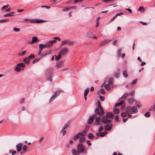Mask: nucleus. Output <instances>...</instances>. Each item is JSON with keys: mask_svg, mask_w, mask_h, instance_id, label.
Segmentation results:
<instances>
[{"mask_svg": "<svg viewBox=\"0 0 155 155\" xmlns=\"http://www.w3.org/2000/svg\"><path fill=\"white\" fill-rule=\"evenodd\" d=\"M110 40H106L104 41H102L101 42L99 46V47H101L104 45H105L106 43L110 41Z\"/></svg>", "mask_w": 155, "mask_h": 155, "instance_id": "obj_12", "label": "nucleus"}, {"mask_svg": "<svg viewBox=\"0 0 155 155\" xmlns=\"http://www.w3.org/2000/svg\"><path fill=\"white\" fill-rule=\"evenodd\" d=\"M8 5H4V6H3L2 8H1V10H3L4 9H5V8H7L8 7Z\"/></svg>", "mask_w": 155, "mask_h": 155, "instance_id": "obj_52", "label": "nucleus"}, {"mask_svg": "<svg viewBox=\"0 0 155 155\" xmlns=\"http://www.w3.org/2000/svg\"><path fill=\"white\" fill-rule=\"evenodd\" d=\"M57 68H59L63 67L64 65V62L63 61H60L56 63Z\"/></svg>", "mask_w": 155, "mask_h": 155, "instance_id": "obj_11", "label": "nucleus"}, {"mask_svg": "<svg viewBox=\"0 0 155 155\" xmlns=\"http://www.w3.org/2000/svg\"><path fill=\"white\" fill-rule=\"evenodd\" d=\"M68 124H65L64 126L63 129H66V128H68Z\"/></svg>", "mask_w": 155, "mask_h": 155, "instance_id": "obj_62", "label": "nucleus"}, {"mask_svg": "<svg viewBox=\"0 0 155 155\" xmlns=\"http://www.w3.org/2000/svg\"><path fill=\"white\" fill-rule=\"evenodd\" d=\"M107 124L105 127V129L104 130L103 127H101L98 129V132L96 133V136H105L107 134L106 130H110L112 127V124L110 122L107 123Z\"/></svg>", "mask_w": 155, "mask_h": 155, "instance_id": "obj_1", "label": "nucleus"}, {"mask_svg": "<svg viewBox=\"0 0 155 155\" xmlns=\"http://www.w3.org/2000/svg\"><path fill=\"white\" fill-rule=\"evenodd\" d=\"M26 51H23L21 52V53H19L18 55L20 56H22L26 53Z\"/></svg>", "mask_w": 155, "mask_h": 155, "instance_id": "obj_45", "label": "nucleus"}, {"mask_svg": "<svg viewBox=\"0 0 155 155\" xmlns=\"http://www.w3.org/2000/svg\"><path fill=\"white\" fill-rule=\"evenodd\" d=\"M121 116L123 117L126 116V111H124L121 114Z\"/></svg>", "mask_w": 155, "mask_h": 155, "instance_id": "obj_47", "label": "nucleus"}, {"mask_svg": "<svg viewBox=\"0 0 155 155\" xmlns=\"http://www.w3.org/2000/svg\"><path fill=\"white\" fill-rule=\"evenodd\" d=\"M56 42V40H53L49 41V43H50L51 45H52V44L54 43H55Z\"/></svg>", "mask_w": 155, "mask_h": 155, "instance_id": "obj_48", "label": "nucleus"}, {"mask_svg": "<svg viewBox=\"0 0 155 155\" xmlns=\"http://www.w3.org/2000/svg\"><path fill=\"white\" fill-rule=\"evenodd\" d=\"M38 39V38L36 36L33 37L32 38V41L30 42V44H32L35 42Z\"/></svg>", "mask_w": 155, "mask_h": 155, "instance_id": "obj_15", "label": "nucleus"}, {"mask_svg": "<svg viewBox=\"0 0 155 155\" xmlns=\"http://www.w3.org/2000/svg\"><path fill=\"white\" fill-rule=\"evenodd\" d=\"M30 22L33 23H36V19H33L30 20Z\"/></svg>", "mask_w": 155, "mask_h": 155, "instance_id": "obj_54", "label": "nucleus"}, {"mask_svg": "<svg viewBox=\"0 0 155 155\" xmlns=\"http://www.w3.org/2000/svg\"><path fill=\"white\" fill-rule=\"evenodd\" d=\"M119 116L118 115H116L115 119L117 121H119Z\"/></svg>", "mask_w": 155, "mask_h": 155, "instance_id": "obj_49", "label": "nucleus"}, {"mask_svg": "<svg viewBox=\"0 0 155 155\" xmlns=\"http://www.w3.org/2000/svg\"><path fill=\"white\" fill-rule=\"evenodd\" d=\"M144 10H145L144 8L143 7H140L138 9V11H141L142 12H144Z\"/></svg>", "mask_w": 155, "mask_h": 155, "instance_id": "obj_41", "label": "nucleus"}, {"mask_svg": "<svg viewBox=\"0 0 155 155\" xmlns=\"http://www.w3.org/2000/svg\"><path fill=\"white\" fill-rule=\"evenodd\" d=\"M117 43V41L116 40H115L112 42V44L115 45H116Z\"/></svg>", "mask_w": 155, "mask_h": 155, "instance_id": "obj_59", "label": "nucleus"}, {"mask_svg": "<svg viewBox=\"0 0 155 155\" xmlns=\"http://www.w3.org/2000/svg\"><path fill=\"white\" fill-rule=\"evenodd\" d=\"M96 122L95 124L97 125H99L101 124L100 122H101V119L100 117H96L95 119Z\"/></svg>", "mask_w": 155, "mask_h": 155, "instance_id": "obj_8", "label": "nucleus"}, {"mask_svg": "<svg viewBox=\"0 0 155 155\" xmlns=\"http://www.w3.org/2000/svg\"><path fill=\"white\" fill-rule=\"evenodd\" d=\"M24 101V98H21L20 100V101L19 102L21 104L23 103Z\"/></svg>", "mask_w": 155, "mask_h": 155, "instance_id": "obj_56", "label": "nucleus"}, {"mask_svg": "<svg viewBox=\"0 0 155 155\" xmlns=\"http://www.w3.org/2000/svg\"><path fill=\"white\" fill-rule=\"evenodd\" d=\"M71 153L74 155H79V152L75 149H73L71 151Z\"/></svg>", "mask_w": 155, "mask_h": 155, "instance_id": "obj_18", "label": "nucleus"}, {"mask_svg": "<svg viewBox=\"0 0 155 155\" xmlns=\"http://www.w3.org/2000/svg\"><path fill=\"white\" fill-rule=\"evenodd\" d=\"M69 8V9H77V7L76 6H71L70 8Z\"/></svg>", "mask_w": 155, "mask_h": 155, "instance_id": "obj_61", "label": "nucleus"}, {"mask_svg": "<svg viewBox=\"0 0 155 155\" xmlns=\"http://www.w3.org/2000/svg\"><path fill=\"white\" fill-rule=\"evenodd\" d=\"M68 52V49L66 48H63L61 50L59 53L63 55L67 54Z\"/></svg>", "mask_w": 155, "mask_h": 155, "instance_id": "obj_5", "label": "nucleus"}, {"mask_svg": "<svg viewBox=\"0 0 155 155\" xmlns=\"http://www.w3.org/2000/svg\"><path fill=\"white\" fill-rule=\"evenodd\" d=\"M104 87L106 90L108 91L110 88V84H106L104 85Z\"/></svg>", "mask_w": 155, "mask_h": 155, "instance_id": "obj_28", "label": "nucleus"}, {"mask_svg": "<svg viewBox=\"0 0 155 155\" xmlns=\"http://www.w3.org/2000/svg\"><path fill=\"white\" fill-rule=\"evenodd\" d=\"M120 69H117V72H115L114 73V76L115 77L118 78L119 77L120 74Z\"/></svg>", "mask_w": 155, "mask_h": 155, "instance_id": "obj_16", "label": "nucleus"}, {"mask_svg": "<svg viewBox=\"0 0 155 155\" xmlns=\"http://www.w3.org/2000/svg\"><path fill=\"white\" fill-rule=\"evenodd\" d=\"M44 137H41L39 139V141L41 142L44 139Z\"/></svg>", "mask_w": 155, "mask_h": 155, "instance_id": "obj_63", "label": "nucleus"}, {"mask_svg": "<svg viewBox=\"0 0 155 155\" xmlns=\"http://www.w3.org/2000/svg\"><path fill=\"white\" fill-rule=\"evenodd\" d=\"M23 61L26 64H28L30 63V59L28 58H26L23 59Z\"/></svg>", "mask_w": 155, "mask_h": 155, "instance_id": "obj_20", "label": "nucleus"}, {"mask_svg": "<svg viewBox=\"0 0 155 155\" xmlns=\"http://www.w3.org/2000/svg\"><path fill=\"white\" fill-rule=\"evenodd\" d=\"M155 110V104L151 106L150 108L149 109V111H152Z\"/></svg>", "mask_w": 155, "mask_h": 155, "instance_id": "obj_39", "label": "nucleus"}, {"mask_svg": "<svg viewBox=\"0 0 155 155\" xmlns=\"http://www.w3.org/2000/svg\"><path fill=\"white\" fill-rule=\"evenodd\" d=\"M124 103V101H120L119 103H116L115 105V107H117L119 106L122 105Z\"/></svg>", "mask_w": 155, "mask_h": 155, "instance_id": "obj_26", "label": "nucleus"}, {"mask_svg": "<svg viewBox=\"0 0 155 155\" xmlns=\"http://www.w3.org/2000/svg\"><path fill=\"white\" fill-rule=\"evenodd\" d=\"M46 21H44V20H41V19H36V23H42V22H46Z\"/></svg>", "mask_w": 155, "mask_h": 155, "instance_id": "obj_32", "label": "nucleus"}, {"mask_svg": "<svg viewBox=\"0 0 155 155\" xmlns=\"http://www.w3.org/2000/svg\"><path fill=\"white\" fill-rule=\"evenodd\" d=\"M100 92L103 94H105V91H104V90L103 89H101V90H100Z\"/></svg>", "mask_w": 155, "mask_h": 155, "instance_id": "obj_51", "label": "nucleus"}, {"mask_svg": "<svg viewBox=\"0 0 155 155\" xmlns=\"http://www.w3.org/2000/svg\"><path fill=\"white\" fill-rule=\"evenodd\" d=\"M122 50L121 49H120L119 50H118L117 52V55L118 56V58H119L120 57L121 55V52Z\"/></svg>", "mask_w": 155, "mask_h": 155, "instance_id": "obj_35", "label": "nucleus"}, {"mask_svg": "<svg viewBox=\"0 0 155 155\" xmlns=\"http://www.w3.org/2000/svg\"><path fill=\"white\" fill-rule=\"evenodd\" d=\"M87 36L88 38H91L93 37V35L90 32H88L87 33Z\"/></svg>", "mask_w": 155, "mask_h": 155, "instance_id": "obj_33", "label": "nucleus"}, {"mask_svg": "<svg viewBox=\"0 0 155 155\" xmlns=\"http://www.w3.org/2000/svg\"><path fill=\"white\" fill-rule=\"evenodd\" d=\"M113 112L114 114L118 113L120 112V110L119 109L115 108L113 110Z\"/></svg>", "mask_w": 155, "mask_h": 155, "instance_id": "obj_34", "label": "nucleus"}, {"mask_svg": "<svg viewBox=\"0 0 155 155\" xmlns=\"http://www.w3.org/2000/svg\"><path fill=\"white\" fill-rule=\"evenodd\" d=\"M144 116L146 117H149L150 116V113L149 112H147L144 115Z\"/></svg>", "mask_w": 155, "mask_h": 155, "instance_id": "obj_37", "label": "nucleus"}, {"mask_svg": "<svg viewBox=\"0 0 155 155\" xmlns=\"http://www.w3.org/2000/svg\"><path fill=\"white\" fill-rule=\"evenodd\" d=\"M39 48H40V49L41 50H42L43 49L46 48L45 45V44H40L39 45Z\"/></svg>", "mask_w": 155, "mask_h": 155, "instance_id": "obj_25", "label": "nucleus"}, {"mask_svg": "<svg viewBox=\"0 0 155 155\" xmlns=\"http://www.w3.org/2000/svg\"><path fill=\"white\" fill-rule=\"evenodd\" d=\"M78 151L80 153H82L84 151L82 143H80L77 146Z\"/></svg>", "mask_w": 155, "mask_h": 155, "instance_id": "obj_6", "label": "nucleus"}, {"mask_svg": "<svg viewBox=\"0 0 155 155\" xmlns=\"http://www.w3.org/2000/svg\"><path fill=\"white\" fill-rule=\"evenodd\" d=\"M113 116V114L111 112H107L106 114V115L103 116L101 118V121L104 124H107V123L110 122L111 120L108 119V118H111Z\"/></svg>", "mask_w": 155, "mask_h": 155, "instance_id": "obj_2", "label": "nucleus"}, {"mask_svg": "<svg viewBox=\"0 0 155 155\" xmlns=\"http://www.w3.org/2000/svg\"><path fill=\"white\" fill-rule=\"evenodd\" d=\"M22 145L23 144L21 143H19L16 145V147L17 151V152H18L21 151L22 149Z\"/></svg>", "mask_w": 155, "mask_h": 155, "instance_id": "obj_7", "label": "nucleus"}, {"mask_svg": "<svg viewBox=\"0 0 155 155\" xmlns=\"http://www.w3.org/2000/svg\"><path fill=\"white\" fill-rule=\"evenodd\" d=\"M15 13V12H11L10 13L5 14L3 16L4 17L10 16L13 15Z\"/></svg>", "mask_w": 155, "mask_h": 155, "instance_id": "obj_21", "label": "nucleus"}, {"mask_svg": "<svg viewBox=\"0 0 155 155\" xmlns=\"http://www.w3.org/2000/svg\"><path fill=\"white\" fill-rule=\"evenodd\" d=\"M46 48H49L51 46V45L50 43H48L45 45Z\"/></svg>", "mask_w": 155, "mask_h": 155, "instance_id": "obj_44", "label": "nucleus"}, {"mask_svg": "<svg viewBox=\"0 0 155 155\" xmlns=\"http://www.w3.org/2000/svg\"><path fill=\"white\" fill-rule=\"evenodd\" d=\"M9 21L8 19H0V23H5L8 22Z\"/></svg>", "mask_w": 155, "mask_h": 155, "instance_id": "obj_30", "label": "nucleus"}, {"mask_svg": "<svg viewBox=\"0 0 155 155\" xmlns=\"http://www.w3.org/2000/svg\"><path fill=\"white\" fill-rule=\"evenodd\" d=\"M64 130L65 129H63L61 131V132L62 131V134L63 135H65L66 133V131Z\"/></svg>", "mask_w": 155, "mask_h": 155, "instance_id": "obj_55", "label": "nucleus"}, {"mask_svg": "<svg viewBox=\"0 0 155 155\" xmlns=\"http://www.w3.org/2000/svg\"><path fill=\"white\" fill-rule=\"evenodd\" d=\"M135 99L134 98L132 97L128 99V102L130 104H132L133 102L134 101Z\"/></svg>", "mask_w": 155, "mask_h": 155, "instance_id": "obj_14", "label": "nucleus"}, {"mask_svg": "<svg viewBox=\"0 0 155 155\" xmlns=\"http://www.w3.org/2000/svg\"><path fill=\"white\" fill-rule=\"evenodd\" d=\"M137 80L136 79L133 81L131 84L127 86V87L129 88L132 87L133 85L137 83Z\"/></svg>", "mask_w": 155, "mask_h": 155, "instance_id": "obj_10", "label": "nucleus"}, {"mask_svg": "<svg viewBox=\"0 0 155 155\" xmlns=\"http://www.w3.org/2000/svg\"><path fill=\"white\" fill-rule=\"evenodd\" d=\"M69 9H69V8L65 7L62 10V11L63 12H65V11H67L69 10Z\"/></svg>", "mask_w": 155, "mask_h": 155, "instance_id": "obj_50", "label": "nucleus"}, {"mask_svg": "<svg viewBox=\"0 0 155 155\" xmlns=\"http://www.w3.org/2000/svg\"><path fill=\"white\" fill-rule=\"evenodd\" d=\"M112 155H122V154L119 153L117 154L116 152H114Z\"/></svg>", "mask_w": 155, "mask_h": 155, "instance_id": "obj_64", "label": "nucleus"}, {"mask_svg": "<svg viewBox=\"0 0 155 155\" xmlns=\"http://www.w3.org/2000/svg\"><path fill=\"white\" fill-rule=\"evenodd\" d=\"M100 100L101 101H103L104 100V98H105L104 97L101 96H100Z\"/></svg>", "mask_w": 155, "mask_h": 155, "instance_id": "obj_57", "label": "nucleus"}, {"mask_svg": "<svg viewBox=\"0 0 155 155\" xmlns=\"http://www.w3.org/2000/svg\"><path fill=\"white\" fill-rule=\"evenodd\" d=\"M137 110L136 107L133 106L130 110V112L134 114L137 112Z\"/></svg>", "mask_w": 155, "mask_h": 155, "instance_id": "obj_9", "label": "nucleus"}, {"mask_svg": "<svg viewBox=\"0 0 155 155\" xmlns=\"http://www.w3.org/2000/svg\"><path fill=\"white\" fill-rule=\"evenodd\" d=\"M78 139L79 142L81 143L84 142L85 140L84 136H79Z\"/></svg>", "mask_w": 155, "mask_h": 155, "instance_id": "obj_19", "label": "nucleus"}, {"mask_svg": "<svg viewBox=\"0 0 155 155\" xmlns=\"http://www.w3.org/2000/svg\"><path fill=\"white\" fill-rule=\"evenodd\" d=\"M75 136H84V134L83 133L80 132L77 135Z\"/></svg>", "mask_w": 155, "mask_h": 155, "instance_id": "obj_53", "label": "nucleus"}, {"mask_svg": "<svg viewBox=\"0 0 155 155\" xmlns=\"http://www.w3.org/2000/svg\"><path fill=\"white\" fill-rule=\"evenodd\" d=\"M13 29L15 31L18 32L20 31V29L18 28H17L15 27L13 28Z\"/></svg>", "mask_w": 155, "mask_h": 155, "instance_id": "obj_46", "label": "nucleus"}, {"mask_svg": "<svg viewBox=\"0 0 155 155\" xmlns=\"http://www.w3.org/2000/svg\"><path fill=\"white\" fill-rule=\"evenodd\" d=\"M93 118L91 117L90 118L87 120V123L89 124H91L93 122Z\"/></svg>", "mask_w": 155, "mask_h": 155, "instance_id": "obj_22", "label": "nucleus"}, {"mask_svg": "<svg viewBox=\"0 0 155 155\" xmlns=\"http://www.w3.org/2000/svg\"><path fill=\"white\" fill-rule=\"evenodd\" d=\"M71 153L74 155H79V152L75 149H73L71 151Z\"/></svg>", "mask_w": 155, "mask_h": 155, "instance_id": "obj_17", "label": "nucleus"}, {"mask_svg": "<svg viewBox=\"0 0 155 155\" xmlns=\"http://www.w3.org/2000/svg\"><path fill=\"white\" fill-rule=\"evenodd\" d=\"M20 68L19 67H18L17 65L15 67V71L17 72H20Z\"/></svg>", "mask_w": 155, "mask_h": 155, "instance_id": "obj_42", "label": "nucleus"}, {"mask_svg": "<svg viewBox=\"0 0 155 155\" xmlns=\"http://www.w3.org/2000/svg\"><path fill=\"white\" fill-rule=\"evenodd\" d=\"M113 78H110L109 81H108V84L112 85H113Z\"/></svg>", "mask_w": 155, "mask_h": 155, "instance_id": "obj_36", "label": "nucleus"}, {"mask_svg": "<svg viewBox=\"0 0 155 155\" xmlns=\"http://www.w3.org/2000/svg\"><path fill=\"white\" fill-rule=\"evenodd\" d=\"M17 153L16 151L15 150H13L12 152V155H14Z\"/></svg>", "mask_w": 155, "mask_h": 155, "instance_id": "obj_60", "label": "nucleus"}, {"mask_svg": "<svg viewBox=\"0 0 155 155\" xmlns=\"http://www.w3.org/2000/svg\"><path fill=\"white\" fill-rule=\"evenodd\" d=\"M134 93L135 92L133 91L127 93V97L130 95H133V96L134 95Z\"/></svg>", "mask_w": 155, "mask_h": 155, "instance_id": "obj_23", "label": "nucleus"}, {"mask_svg": "<svg viewBox=\"0 0 155 155\" xmlns=\"http://www.w3.org/2000/svg\"><path fill=\"white\" fill-rule=\"evenodd\" d=\"M62 55L59 53L58 55L57 56L56 55H55V59L56 61H58L61 58Z\"/></svg>", "mask_w": 155, "mask_h": 155, "instance_id": "obj_27", "label": "nucleus"}, {"mask_svg": "<svg viewBox=\"0 0 155 155\" xmlns=\"http://www.w3.org/2000/svg\"><path fill=\"white\" fill-rule=\"evenodd\" d=\"M98 107L94 110V112L96 114H98L100 116L103 115L104 113L103 109L102 107L100 102H98Z\"/></svg>", "mask_w": 155, "mask_h": 155, "instance_id": "obj_3", "label": "nucleus"}, {"mask_svg": "<svg viewBox=\"0 0 155 155\" xmlns=\"http://www.w3.org/2000/svg\"><path fill=\"white\" fill-rule=\"evenodd\" d=\"M61 92V91L59 90H57L55 93L54 94V95L55 96V97H58L60 94Z\"/></svg>", "mask_w": 155, "mask_h": 155, "instance_id": "obj_24", "label": "nucleus"}, {"mask_svg": "<svg viewBox=\"0 0 155 155\" xmlns=\"http://www.w3.org/2000/svg\"><path fill=\"white\" fill-rule=\"evenodd\" d=\"M28 58H29L30 59V58L31 59H34L35 58V56L32 54H30L29 56L28 57Z\"/></svg>", "mask_w": 155, "mask_h": 155, "instance_id": "obj_43", "label": "nucleus"}, {"mask_svg": "<svg viewBox=\"0 0 155 155\" xmlns=\"http://www.w3.org/2000/svg\"><path fill=\"white\" fill-rule=\"evenodd\" d=\"M22 149L24 153H25L27 150V146L24 145L22 147Z\"/></svg>", "mask_w": 155, "mask_h": 155, "instance_id": "obj_38", "label": "nucleus"}, {"mask_svg": "<svg viewBox=\"0 0 155 155\" xmlns=\"http://www.w3.org/2000/svg\"><path fill=\"white\" fill-rule=\"evenodd\" d=\"M89 92V89L88 88H87L85 89L84 91V96H86Z\"/></svg>", "mask_w": 155, "mask_h": 155, "instance_id": "obj_31", "label": "nucleus"}, {"mask_svg": "<svg viewBox=\"0 0 155 155\" xmlns=\"http://www.w3.org/2000/svg\"><path fill=\"white\" fill-rule=\"evenodd\" d=\"M17 66L18 67H19L20 68H22L23 67H24L25 66V64L23 63H19V64H17Z\"/></svg>", "mask_w": 155, "mask_h": 155, "instance_id": "obj_29", "label": "nucleus"}, {"mask_svg": "<svg viewBox=\"0 0 155 155\" xmlns=\"http://www.w3.org/2000/svg\"><path fill=\"white\" fill-rule=\"evenodd\" d=\"M56 98V97H55V96H54V95L52 96L49 100V102H51L52 101L54 100Z\"/></svg>", "mask_w": 155, "mask_h": 155, "instance_id": "obj_40", "label": "nucleus"}, {"mask_svg": "<svg viewBox=\"0 0 155 155\" xmlns=\"http://www.w3.org/2000/svg\"><path fill=\"white\" fill-rule=\"evenodd\" d=\"M53 1L55 3H57L61 2V1L60 0H54Z\"/></svg>", "mask_w": 155, "mask_h": 155, "instance_id": "obj_58", "label": "nucleus"}, {"mask_svg": "<svg viewBox=\"0 0 155 155\" xmlns=\"http://www.w3.org/2000/svg\"><path fill=\"white\" fill-rule=\"evenodd\" d=\"M74 42L73 41L69 39H65L61 41V45L63 46L65 45H73Z\"/></svg>", "mask_w": 155, "mask_h": 155, "instance_id": "obj_4", "label": "nucleus"}, {"mask_svg": "<svg viewBox=\"0 0 155 155\" xmlns=\"http://www.w3.org/2000/svg\"><path fill=\"white\" fill-rule=\"evenodd\" d=\"M52 74V70L51 69H48L46 71V74L47 76H49Z\"/></svg>", "mask_w": 155, "mask_h": 155, "instance_id": "obj_13", "label": "nucleus"}]
</instances>
